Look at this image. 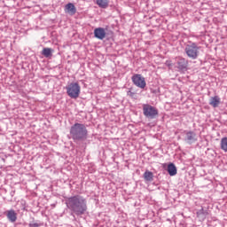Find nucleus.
<instances>
[{"label": "nucleus", "instance_id": "dca6fc26", "mask_svg": "<svg viewBox=\"0 0 227 227\" xmlns=\"http://www.w3.org/2000/svg\"><path fill=\"white\" fill-rule=\"evenodd\" d=\"M144 178L146 182H152L153 180V173L146 170L144 173Z\"/></svg>", "mask_w": 227, "mask_h": 227}, {"label": "nucleus", "instance_id": "6ab92c4d", "mask_svg": "<svg viewBox=\"0 0 227 227\" xmlns=\"http://www.w3.org/2000/svg\"><path fill=\"white\" fill-rule=\"evenodd\" d=\"M167 65H168V67H169V65H170V64H169V62H168V61H167Z\"/></svg>", "mask_w": 227, "mask_h": 227}, {"label": "nucleus", "instance_id": "1a4fd4ad", "mask_svg": "<svg viewBox=\"0 0 227 227\" xmlns=\"http://www.w3.org/2000/svg\"><path fill=\"white\" fill-rule=\"evenodd\" d=\"M65 13H68V15H74V13H77V8H75L74 4L69 3L65 6Z\"/></svg>", "mask_w": 227, "mask_h": 227}, {"label": "nucleus", "instance_id": "f3484780", "mask_svg": "<svg viewBox=\"0 0 227 227\" xmlns=\"http://www.w3.org/2000/svg\"><path fill=\"white\" fill-rule=\"evenodd\" d=\"M221 150H223V152L227 153V137H223L221 139Z\"/></svg>", "mask_w": 227, "mask_h": 227}, {"label": "nucleus", "instance_id": "f257e3e1", "mask_svg": "<svg viewBox=\"0 0 227 227\" xmlns=\"http://www.w3.org/2000/svg\"><path fill=\"white\" fill-rule=\"evenodd\" d=\"M66 205L75 215H82L88 210L86 199L79 195L67 198L66 200Z\"/></svg>", "mask_w": 227, "mask_h": 227}, {"label": "nucleus", "instance_id": "9b49d317", "mask_svg": "<svg viewBox=\"0 0 227 227\" xmlns=\"http://www.w3.org/2000/svg\"><path fill=\"white\" fill-rule=\"evenodd\" d=\"M195 139H196V133H194L192 131H188L186 133V137H185L186 143H188L189 145H192V143H194Z\"/></svg>", "mask_w": 227, "mask_h": 227}, {"label": "nucleus", "instance_id": "6e6552de", "mask_svg": "<svg viewBox=\"0 0 227 227\" xmlns=\"http://www.w3.org/2000/svg\"><path fill=\"white\" fill-rule=\"evenodd\" d=\"M189 65V62L184 58L179 57L177 60V67L179 70H186L187 67Z\"/></svg>", "mask_w": 227, "mask_h": 227}, {"label": "nucleus", "instance_id": "f8f14e48", "mask_svg": "<svg viewBox=\"0 0 227 227\" xmlns=\"http://www.w3.org/2000/svg\"><path fill=\"white\" fill-rule=\"evenodd\" d=\"M7 218L9 219V221H11V223H15V221H17V213L15 212V210L11 209L7 211Z\"/></svg>", "mask_w": 227, "mask_h": 227}, {"label": "nucleus", "instance_id": "ddd939ff", "mask_svg": "<svg viewBox=\"0 0 227 227\" xmlns=\"http://www.w3.org/2000/svg\"><path fill=\"white\" fill-rule=\"evenodd\" d=\"M96 4H98L99 8L106 10V8H109V0H96Z\"/></svg>", "mask_w": 227, "mask_h": 227}, {"label": "nucleus", "instance_id": "9d476101", "mask_svg": "<svg viewBox=\"0 0 227 227\" xmlns=\"http://www.w3.org/2000/svg\"><path fill=\"white\" fill-rule=\"evenodd\" d=\"M209 106L215 108L221 106V98L219 96H214L209 99Z\"/></svg>", "mask_w": 227, "mask_h": 227}, {"label": "nucleus", "instance_id": "0eeeda50", "mask_svg": "<svg viewBox=\"0 0 227 227\" xmlns=\"http://www.w3.org/2000/svg\"><path fill=\"white\" fill-rule=\"evenodd\" d=\"M106 29L102 27H98L94 29V36L98 38V40H104L106 38Z\"/></svg>", "mask_w": 227, "mask_h": 227}, {"label": "nucleus", "instance_id": "a211bd4d", "mask_svg": "<svg viewBox=\"0 0 227 227\" xmlns=\"http://www.w3.org/2000/svg\"><path fill=\"white\" fill-rule=\"evenodd\" d=\"M29 227H40V223H29Z\"/></svg>", "mask_w": 227, "mask_h": 227}, {"label": "nucleus", "instance_id": "2eb2a0df", "mask_svg": "<svg viewBox=\"0 0 227 227\" xmlns=\"http://www.w3.org/2000/svg\"><path fill=\"white\" fill-rule=\"evenodd\" d=\"M52 52H54V50L51 48H44L42 51V54L44 56V58H50V56H52Z\"/></svg>", "mask_w": 227, "mask_h": 227}, {"label": "nucleus", "instance_id": "7ed1b4c3", "mask_svg": "<svg viewBox=\"0 0 227 227\" xmlns=\"http://www.w3.org/2000/svg\"><path fill=\"white\" fill-rule=\"evenodd\" d=\"M184 51L190 59H198V57L200 56V47H198V44L195 43L187 44Z\"/></svg>", "mask_w": 227, "mask_h": 227}, {"label": "nucleus", "instance_id": "423d86ee", "mask_svg": "<svg viewBox=\"0 0 227 227\" xmlns=\"http://www.w3.org/2000/svg\"><path fill=\"white\" fill-rule=\"evenodd\" d=\"M143 111L144 114L146 116V118H155L159 114V111L157 108L150 106V105H144L143 106Z\"/></svg>", "mask_w": 227, "mask_h": 227}, {"label": "nucleus", "instance_id": "f03ea898", "mask_svg": "<svg viewBox=\"0 0 227 227\" xmlns=\"http://www.w3.org/2000/svg\"><path fill=\"white\" fill-rule=\"evenodd\" d=\"M70 134L74 141H84L88 137V129L84 124L75 123L71 127Z\"/></svg>", "mask_w": 227, "mask_h": 227}, {"label": "nucleus", "instance_id": "39448f33", "mask_svg": "<svg viewBox=\"0 0 227 227\" xmlns=\"http://www.w3.org/2000/svg\"><path fill=\"white\" fill-rule=\"evenodd\" d=\"M131 81L135 86L137 88H140L141 90H145L146 88V81L145 80V77L141 74H134L131 77Z\"/></svg>", "mask_w": 227, "mask_h": 227}, {"label": "nucleus", "instance_id": "20e7f679", "mask_svg": "<svg viewBox=\"0 0 227 227\" xmlns=\"http://www.w3.org/2000/svg\"><path fill=\"white\" fill-rule=\"evenodd\" d=\"M67 93L70 98H79L81 95V85L77 82H71L66 87Z\"/></svg>", "mask_w": 227, "mask_h": 227}, {"label": "nucleus", "instance_id": "4468645a", "mask_svg": "<svg viewBox=\"0 0 227 227\" xmlns=\"http://www.w3.org/2000/svg\"><path fill=\"white\" fill-rule=\"evenodd\" d=\"M168 173L170 176H175L176 175V167L173 163L168 165Z\"/></svg>", "mask_w": 227, "mask_h": 227}]
</instances>
